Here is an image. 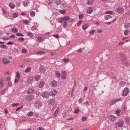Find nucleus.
<instances>
[{
  "label": "nucleus",
  "mask_w": 130,
  "mask_h": 130,
  "mask_svg": "<svg viewBox=\"0 0 130 130\" xmlns=\"http://www.w3.org/2000/svg\"><path fill=\"white\" fill-rule=\"evenodd\" d=\"M122 100V99L121 98L114 99L110 102L109 104L110 105H112L116 103L121 101Z\"/></svg>",
  "instance_id": "obj_1"
},
{
  "label": "nucleus",
  "mask_w": 130,
  "mask_h": 130,
  "mask_svg": "<svg viewBox=\"0 0 130 130\" xmlns=\"http://www.w3.org/2000/svg\"><path fill=\"white\" fill-rule=\"evenodd\" d=\"M34 98V96L32 94H30L25 97L26 100L28 102H30L32 101Z\"/></svg>",
  "instance_id": "obj_2"
},
{
  "label": "nucleus",
  "mask_w": 130,
  "mask_h": 130,
  "mask_svg": "<svg viewBox=\"0 0 130 130\" xmlns=\"http://www.w3.org/2000/svg\"><path fill=\"white\" fill-rule=\"evenodd\" d=\"M129 92V91L128 88H125L123 91L122 95L123 96H126L128 95Z\"/></svg>",
  "instance_id": "obj_3"
},
{
  "label": "nucleus",
  "mask_w": 130,
  "mask_h": 130,
  "mask_svg": "<svg viewBox=\"0 0 130 130\" xmlns=\"http://www.w3.org/2000/svg\"><path fill=\"white\" fill-rule=\"evenodd\" d=\"M49 95H52V94L51 93H49L47 92L42 93L41 94V95L43 97L45 98H48Z\"/></svg>",
  "instance_id": "obj_4"
},
{
  "label": "nucleus",
  "mask_w": 130,
  "mask_h": 130,
  "mask_svg": "<svg viewBox=\"0 0 130 130\" xmlns=\"http://www.w3.org/2000/svg\"><path fill=\"white\" fill-rule=\"evenodd\" d=\"M56 103L55 99L53 98L50 99L48 101V104L51 106L54 105Z\"/></svg>",
  "instance_id": "obj_5"
},
{
  "label": "nucleus",
  "mask_w": 130,
  "mask_h": 130,
  "mask_svg": "<svg viewBox=\"0 0 130 130\" xmlns=\"http://www.w3.org/2000/svg\"><path fill=\"white\" fill-rule=\"evenodd\" d=\"M42 103L40 101H37L36 104L35 105V107L36 108H38L42 105Z\"/></svg>",
  "instance_id": "obj_6"
},
{
  "label": "nucleus",
  "mask_w": 130,
  "mask_h": 130,
  "mask_svg": "<svg viewBox=\"0 0 130 130\" xmlns=\"http://www.w3.org/2000/svg\"><path fill=\"white\" fill-rule=\"evenodd\" d=\"M124 11V8L122 7H118L117 9V12L119 13H122Z\"/></svg>",
  "instance_id": "obj_7"
},
{
  "label": "nucleus",
  "mask_w": 130,
  "mask_h": 130,
  "mask_svg": "<svg viewBox=\"0 0 130 130\" xmlns=\"http://www.w3.org/2000/svg\"><path fill=\"white\" fill-rule=\"evenodd\" d=\"M57 84V82L55 80L52 81L50 84V85L53 87H55Z\"/></svg>",
  "instance_id": "obj_8"
},
{
  "label": "nucleus",
  "mask_w": 130,
  "mask_h": 130,
  "mask_svg": "<svg viewBox=\"0 0 130 130\" xmlns=\"http://www.w3.org/2000/svg\"><path fill=\"white\" fill-rule=\"evenodd\" d=\"M108 118L109 120L111 121H114L116 118V117L112 115H109Z\"/></svg>",
  "instance_id": "obj_9"
},
{
  "label": "nucleus",
  "mask_w": 130,
  "mask_h": 130,
  "mask_svg": "<svg viewBox=\"0 0 130 130\" xmlns=\"http://www.w3.org/2000/svg\"><path fill=\"white\" fill-rule=\"evenodd\" d=\"M61 78L63 79H65L66 77V72L62 71L61 73Z\"/></svg>",
  "instance_id": "obj_10"
},
{
  "label": "nucleus",
  "mask_w": 130,
  "mask_h": 130,
  "mask_svg": "<svg viewBox=\"0 0 130 130\" xmlns=\"http://www.w3.org/2000/svg\"><path fill=\"white\" fill-rule=\"evenodd\" d=\"M116 124L118 125V126L119 127H121L124 124V122L122 121H121L116 123Z\"/></svg>",
  "instance_id": "obj_11"
},
{
  "label": "nucleus",
  "mask_w": 130,
  "mask_h": 130,
  "mask_svg": "<svg viewBox=\"0 0 130 130\" xmlns=\"http://www.w3.org/2000/svg\"><path fill=\"white\" fill-rule=\"evenodd\" d=\"M39 69L41 71V72H44L46 70L45 68H44V66H41L39 68Z\"/></svg>",
  "instance_id": "obj_12"
},
{
  "label": "nucleus",
  "mask_w": 130,
  "mask_h": 130,
  "mask_svg": "<svg viewBox=\"0 0 130 130\" xmlns=\"http://www.w3.org/2000/svg\"><path fill=\"white\" fill-rule=\"evenodd\" d=\"M34 91V90L33 89H31L28 90L27 91V94H30L32 93Z\"/></svg>",
  "instance_id": "obj_13"
},
{
  "label": "nucleus",
  "mask_w": 130,
  "mask_h": 130,
  "mask_svg": "<svg viewBox=\"0 0 130 130\" xmlns=\"http://www.w3.org/2000/svg\"><path fill=\"white\" fill-rule=\"evenodd\" d=\"M63 20L64 21H69L70 20V18L69 17L67 16H65L62 17Z\"/></svg>",
  "instance_id": "obj_14"
},
{
  "label": "nucleus",
  "mask_w": 130,
  "mask_h": 130,
  "mask_svg": "<svg viewBox=\"0 0 130 130\" xmlns=\"http://www.w3.org/2000/svg\"><path fill=\"white\" fill-rule=\"evenodd\" d=\"M124 26L125 28L128 29L130 27V24L128 22H126L124 24Z\"/></svg>",
  "instance_id": "obj_15"
},
{
  "label": "nucleus",
  "mask_w": 130,
  "mask_h": 130,
  "mask_svg": "<svg viewBox=\"0 0 130 130\" xmlns=\"http://www.w3.org/2000/svg\"><path fill=\"white\" fill-rule=\"evenodd\" d=\"M59 112V110L57 108L55 111L54 112V115L55 117H56L58 114Z\"/></svg>",
  "instance_id": "obj_16"
},
{
  "label": "nucleus",
  "mask_w": 130,
  "mask_h": 130,
  "mask_svg": "<svg viewBox=\"0 0 130 130\" xmlns=\"http://www.w3.org/2000/svg\"><path fill=\"white\" fill-rule=\"evenodd\" d=\"M33 79V77L32 76H30L28 77L27 79V82L29 83H30V82L32 81Z\"/></svg>",
  "instance_id": "obj_17"
},
{
  "label": "nucleus",
  "mask_w": 130,
  "mask_h": 130,
  "mask_svg": "<svg viewBox=\"0 0 130 130\" xmlns=\"http://www.w3.org/2000/svg\"><path fill=\"white\" fill-rule=\"evenodd\" d=\"M3 63L5 64H7L10 62V61L8 60L6 58H4L3 60Z\"/></svg>",
  "instance_id": "obj_18"
},
{
  "label": "nucleus",
  "mask_w": 130,
  "mask_h": 130,
  "mask_svg": "<svg viewBox=\"0 0 130 130\" xmlns=\"http://www.w3.org/2000/svg\"><path fill=\"white\" fill-rule=\"evenodd\" d=\"M55 73V76L57 77H59L60 76V74L58 71H56Z\"/></svg>",
  "instance_id": "obj_19"
},
{
  "label": "nucleus",
  "mask_w": 130,
  "mask_h": 130,
  "mask_svg": "<svg viewBox=\"0 0 130 130\" xmlns=\"http://www.w3.org/2000/svg\"><path fill=\"white\" fill-rule=\"evenodd\" d=\"M40 78V75H36L35 77L36 81H38Z\"/></svg>",
  "instance_id": "obj_20"
},
{
  "label": "nucleus",
  "mask_w": 130,
  "mask_h": 130,
  "mask_svg": "<svg viewBox=\"0 0 130 130\" xmlns=\"http://www.w3.org/2000/svg\"><path fill=\"white\" fill-rule=\"evenodd\" d=\"M27 33L29 37H32L34 36V35L30 31H28Z\"/></svg>",
  "instance_id": "obj_21"
},
{
  "label": "nucleus",
  "mask_w": 130,
  "mask_h": 130,
  "mask_svg": "<svg viewBox=\"0 0 130 130\" xmlns=\"http://www.w3.org/2000/svg\"><path fill=\"white\" fill-rule=\"evenodd\" d=\"M45 53V52L43 51H40L37 52L36 55H42Z\"/></svg>",
  "instance_id": "obj_22"
},
{
  "label": "nucleus",
  "mask_w": 130,
  "mask_h": 130,
  "mask_svg": "<svg viewBox=\"0 0 130 130\" xmlns=\"http://www.w3.org/2000/svg\"><path fill=\"white\" fill-rule=\"evenodd\" d=\"M92 9L91 7H90L89 9H88L87 10V12L89 14L91 13L92 12Z\"/></svg>",
  "instance_id": "obj_23"
},
{
  "label": "nucleus",
  "mask_w": 130,
  "mask_h": 130,
  "mask_svg": "<svg viewBox=\"0 0 130 130\" xmlns=\"http://www.w3.org/2000/svg\"><path fill=\"white\" fill-rule=\"evenodd\" d=\"M50 93H51L52 94V96H55L56 93V91L55 90H54L53 91H51V92H50Z\"/></svg>",
  "instance_id": "obj_24"
},
{
  "label": "nucleus",
  "mask_w": 130,
  "mask_h": 130,
  "mask_svg": "<svg viewBox=\"0 0 130 130\" xmlns=\"http://www.w3.org/2000/svg\"><path fill=\"white\" fill-rule=\"evenodd\" d=\"M44 84V82H42L40 83L39 85V87L40 88H41L43 87Z\"/></svg>",
  "instance_id": "obj_25"
},
{
  "label": "nucleus",
  "mask_w": 130,
  "mask_h": 130,
  "mask_svg": "<svg viewBox=\"0 0 130 130\" xmlns=\"http://www.w3.org/2000/svg\"><path fill=\"white\" fill-rule=\"evenodd\" d=\"M12 51L15 53L17 54H19V51L18 49L15 48H14L13 49Z\"/></svg>",
  "instance_id": "obj_26"
},
{
  "label": "nucleus",
  "mask_w": 130,
  "mask_h": 130,
  "mask_svg": "<svg viewBox=\"0 0 130 130\" xmlns=\"http://www.w3.org/2000/svg\"><path fill=\"white\" fill-rule=\"evenodd\" d=\"M58 22L60 23H62V22L63 19L62 17L60 18H59L58 19L56 20Z\"/></svg>",
  "instance_id": "obj_27"
},
{
  "label": "nucleus",
  "mask_w": 130,
  "mask_h": 130,
  "mask_svg": "<svg viewBox=\"0 0 130 130\" xmlns=\"http://www.w3.org/2000/svg\"><path fill=\"white\" fill-rule=\"evenodd\" d=\"M93 2V0H88L87 2V4L88 5H90Z\"/></svg>",
  "instance_id": "obj_28"
},
{
  "label": "nucleus",
  "mask_w": 130,
  "mask_h": 130,
  "mask_svg": "<svg viewBox=\"0 0 130 130\" xmlns=\"http://www.w3.org/2000/svg\"><path fill=\"white\" fill-rule=\"evenodd\" d=\"M34 115V112L32 111H30L27 113V115L29 117L32 116Z\"/></svg>",
  "instance_id": "obj_29"
},
{
  "label": "nucleus",
  "mask_w": 130,
  "mask_h": 130,
  "mask_svg": "<svg viewBox=\"0 0 130 130\" xmlns=\"http://www.w3.org/2000/svg\"><path fill=\"white\" fill-rule=\"evenodd\" d=\"M31 69V68L30 67H28L26 69L24 72L26 73H28L30 71Z\"/></svg>",
  "instance_id": "obj_30"
},
{
  "label": "nucleus",
  "mask_w": 130,
  "mask_h": 130,
  "mask_svg": "<svg viewBox=\"0 0 130 130\" xmlns=\"http://www.w3.org/2000/svg\"><path fill=\"white\" fill-rule=\"evenodd\" d=\"M12 31L13 33H15L17 32H18V29L15 28H13L12 29Z\"/></svg>",
  "instance_id": "obj_31"
},
{
  "label": "nucleus",
  "mask_w": 130,
  "mask_h": 130,
  "mask_svg": "<svg viewBox=\"0 0 130 130\" xmlns=\"http://www.w3.org/2000/svg\"><path fill=\"white\" fill-rule=\"evenodd\" d=\"M9 6L12 9H14L15 7V6L11 3H10L9 4Z\"/></svg>",
  "instance_id": "obj_32"
},
{
  "label": "nucleus",
  "mask_w": 130,
  "mask_h": 130,
  "mask_svg": "<svg viewBox=\"0 0 130 130\" xmlns=\"http://www.w3.org/2000/svg\"><path fill=\"white\" fill-rule=\"evenodd\" d=\"M112 17L111 15H108L106 16L105 17V19L106 20H108V19L110 18H112Z\"/></svg>",
  "instance_id": "obj_33"
},
{
  "label": "nucleus",
  "mask_w": 130,
  "mask_h": 130,
  "mask_svg": "<svg viewBox=\"0 0 130 130\" xmlns=\"http://www.w3.org/2000/svg\"><path fill=\"white\" fill-rule=\"evenodd\" d=\"M68 26V24L67 22H64L63 24V27L64 28H66Z\"/></svg>",
  "instance_id": "obj_34"
},
{
  "label": "nucleus",
  "mask_w": 130,
  "mask_h": 130,
  "mask_svg": "<svg viewBox=\"0 0 130 130\" xmlns=\"http://www.w3.org/2000/svg\"><path fill=\"white\" fill-rule=\"evenodd\" d=\"M16 76L18 79H19L20 77V74L18 72H17L16 73Z\"/></svg>",
  "instance_id": "obj_35"
},
{
  "label": "nucleus",
  "mask_w": 130,
  "mask_h": 130,
  "mask_svg": "<svg viewBox=\"0 0 130 130\" xmlns=\"http://www.w3.org/2000/svg\"><path fill=\"white\" fill-rule=\"evenodd\" d=\"M38 41V42H40L42 41L43 38L41 37H37Z\"/></svg>",
  "instance_id": "obj_36"
},
{
  "label": "nucleus",
  "mask_w": 130,
  "mask_h": 130,
  "mask_svg": "<svg viewBox=\"0 0 130 130\" xmlns=\"http://www.w3.org/2000/svg\"><path fill=\"white\" fill-rule=\"evenodd\" d=\"M88 27V25L87 24H86L84 25L82 27V28L83 29H84V30H85Z\"/></svg>",
  "instance_id": "obj_37"
},
{
  "label": "nucleus",
  "mask_w": 130,
  "mask_h": 130,
  "mask_svg": "<svg viewBox=\"0 0 130 130\" xmlns=\"http://www.w3.org/2000/svg\"><path fill=\"white\" fill-rule=\"evenodd\" d=\"M129 31L128 30H125L124 32V34L125 36L129 34Z\"/></svg>",
  "instance_id": "obj_38"
},
{
  "label": "nucleus",
  "mask_w": 130,
  "mask_h": 130,
  "mask_svg": "<svg viewBox=\"0 0 130 130\" xmlns=\"http://www.w3.org/2000/svg\"><path fill=\"white\" fill-rule=\"evenodd\" d=\"M1 48H3L4 49L6 48L7 49L8 48L7 46L5 45H1Z\"/></svg>",
  "instance_id": "obj_39"
},
{
  "label": "nucleus",
  "mask_w": 130,
  "mask_h": 130,
  "mask_svg": "<svg viewBox=\"0 0 130 130\" xmlns=\"http://www.w3.org/2000/svg\"><path fill=\"white\" fill-rule=\"evenodd\" d=\"M0 84L1 85L0 86V87L1 88H3V79H2L0 81Z\"/></svg>",
  "instance_id": "obj_40"
},
{
  "label": "nucleus",
  "mask_w": 130,
  "mask_h": 130,
  "mask_svg": "<svg viewBox=\"0 0 130 130\" xmlns=\"http://www.w3.org/2000/svg\"><path fill=\"white\" fill-rule=\"evenodd\" d=\"M61 2L59 0H56L55 3L57 5H58L61 3Z\"/></svg>",
  "instance_id": "obj_41"
},
{
  "label": "nucleus",
  "mask_w": 130,
  "mask_h": 130,
  "mask_svg": "<svg viewBox=\"0 0 130 130\" xmlns=\"http://www.w3.org/2000/svg\"><path fill=\"white\" fill-rule=\"evenodd\" d=\"M23 4L25 7L28 6L27 3L26 1H24L23 2Z\"/></svg>",
  "instance_id": "obj_42"
},
{
  "label": "nucleus",
  "mask_w": 130,
  "mask_h": 130,
  "mask_svg": "<svg viewBox=\"0 0 130 130\" xmlns=\"http://www.w3.org/2000/svg\"><path fill=\"white\" fill-rule=\"evenodd\" d=\"M13 16L15 18H16L18 16V14L16 13H14L13 14Z\"/></svg>",
  "instance_id": "obj_43"
},
{
  "label": "nucleus",
  "mask_w": 130,
  "mask_h": 130,
  "mask_svg": "<svg viewBox=\"0 0 130 130\" xmlns=\"http://www.w3.org/2000/svg\"><path fill=\"white\" fill-rule=\"evenodd\" d=\"M18 40L21 41H23L24 40V39L23 37H21L19 38Z\"/></svg>",
  "instance_id": "obj_44"
},
{
  "label": "nucleus",
  "mask_w": 130,
  "mask_h": 130,
  "mask_svg": "<svg viewBox=\"0 0 130 130\" xmlns=\"http://www.w3.org/2000/svg\"><path fill=\"white\" fill-rule=\"evenodd\" d=\"M22 52L23 53H27V51L26 49L23 48L22 49Z\"/></svg>",
  "instance_id": "obj_45"
},
{
  "label": "nucleus",
  "mask_w": 130,
  "mask_h": 130,
  "mask_svg": "<svg viewBox=\"0 0 130 130\" xmlns=\"http://www.w3.org/2000/svg\"><path fill=\"white\" fill-rule=\"evenodd\" d=\"M105 13L106 14H112L113 13V12L111 11H107L105 12Z\"/></svg>",
  "instance_id": "obj_46"
},
{
  "label": "nucleus",
  "mask_w": 130,
  "mask_h": 130,
  "mask_svg": "<svg viewBox=\"0 0 130 130\" xmlns=\"http://www.w3.org/2000/svg\"><path fill=\"white\" fill-rule=\"evenodd\" d=\"M30 15L32 17H33L35 15V13L34 11H32L30 13Z\"/></svg>",
  "instance_id": "obj_47"
},
{
  "label": "nucleus",
  "mask_w": 130,
  "mask_h": 130,
  "mask_svg": "<svg viewBox=\"0 0 130 130\" xmlns=\"http://www.w3.org/2000/svg\"><path fill=\"white\" fill-rule=\"evenodd\" d=\"M60 12L62 14H64L66 12V10H60Z\"/></svg>",
  "instance_id": "obj_48"
},
{
  "label": "nucleus",
  "mask_w": 130,
  "mask_h": 130,
  "mask_svg": "<svg viewBox=\"0 0 130 130\" xmlns=\"http://www.w3.org/2000/svg\"><path fill=\"white\" fill-rule=\"evenodd\" d=\"M16 35L17 36H18L23 37V35L21 33H17Z\"/></svg>",
  "instance_id": "obj_49"
},
{
  "label": "nucleus",
  "mask_w": 130,
  "mask_h": 130,
  "mask_svg": "<svg viewBox=\"0 0 130 130\" xmlns=\"http://www.w3.org/2000/svg\"><path fill=\"white\" fill-rule=\"evenodd\" d=\"M79 111V108H77L75 110V112L76 113H78Z\"/></svg>",
  "instance_id": "obj_50"
},
{
  "label": "nucleus",
  "mask_w": 130,
  "mask_h": 130,
  "mask_svg": "<svg viewBox=\"0 0 130 130\" xmlns=\"http://www.w3.org/2000/svg\"><path fill=\"white\" fill-rule=\"evenodd\" d=\"M87 118L86 117H83L82 119V120L83 121H85L86 120Z\"/></svg>",
  "instance_id": "obj_51"
},
{
  "label": "nucleus",
  "mask_w": 130,
  "mask_h": 130,
  "mask_svg": "<svg viewBox=\"0 0 130 130\" xmlns=\"http://www.w3.org/2000/svg\"><path fill=\"white\" fill-rule=\"evenodd\" d=\"M63 61L66 62H67L69 61V60L68 59H63Z\"/></svg>",
  "instance_id": "obj_52"
},
{
  "label": "nucleus",
  "mask_w": 130,
  "mask_h": 130,
  "mask_svg": "<svg viewBox=\"0 0 130 130\" xmlns=\"http://www.w3.org/2000/svg\"><path fill=\"white\" fill-rule=\"evenodd\" d=\"M47 3L49 4H53V1L52 0H50L48 1Z\"/></svg>",
  "instance_id": "obj_53"
},
{
  "label": "nucleus",
  "mask_w": 130,
  "mask_h": 130,
  "mask_svg": "<svg viewBox=\"0 0 130 130\" xmlns=\"http://www.w3.org/2000/svg\"><path fill=\"white\" fill-rule=\"evenodd\" d=\"M2 39L3 40H9V38L7 37H3Z\"/></svg>",
  "instance_id": "obj_54"
},
{
  "label": "nucleus",
  "mask_w": 130,
  "mask_h": 130,
  "mask_svg": "<svg viewBox=\"0 0 130 130\" xmlns=\"http://www.w3.org/2000/svg\"><path fill=\"white\" fill-rule=\"evenodd\" d=\"M84 17L83 14H82L79 15V17L80 20L82 19Z\"/></svg>",
  "instance_id": "obj_55"
},
{
  "label": "nucleus",
  "mask_w": 130,
  "mask_h": 130,
  "mask_svg": "<svg viewBox=\"0 0 130 130\" xmlns=\"http://www.w3.org/2000/svg\"><path fill=\"white\" fill-rule=\"evenodd\" d=\"M36 27L35 26H33L31 27V29L32 30H34L36 29Z\"/></svg>",
  "instance_id": "obj_56"
},
{
  "label": "nucleus",
  "mask_w": 130,
  "mask_h": 130,
  "mask_svg": "<svg viewBox=\"0 0 130 130\" xmlns=\"http://www.w3.org/2000/svg\"><path fill=\"white\" fill-rule=\"evenodd\" d=\"M116 113L119 114L121 112V111L119 109H117L116 111Z\"/></svg>",
  "instance_id": "obj_57"
},
{
  "label": "nucleus",
  "mask_w": 130,
  "mask_h": 130,
  "mask_svg": "<svg viewBox=\"0 0 130 130\" xmlns=\"http://www.w3.org/2000/svg\"><path fill=\"white\" fill-rule=\"evenodd\" d=\"M84 104L85 105L87 106H89V104L88 102L87 101H86L85 102Z\"/></svg>",
  "instance_id": "obj_58"
},
{
  "label": "nucleus",
  "mask_w": 130,
  "mask_h": 130,
  "mask_svg": "<svg viewBox=\"0 0 130 130\" xmlns=\"http://www.w3.org/2000/svg\"><path fill=\"white\" fill-rule=\"evenodd\" d=\"M96 31L95 30H92L90 31V34H94V32Z\"/></svg>",
  "instance_id": "obj_59"
},
{
  "label": "nucleus",
  "mask_w": 130,
  "mask_h": 130,
  "mask_svg": "<svg viewBox=\"0 0 130 130\" xmlns=\"http://www.w3.org/2000/svg\"><path fill=\"white\" fill-rule=\"evenodd\" d=\"M19 105V103H15V104H12V106L13 107H15Z\"/></svg>",
  "instance_id": "obj_60"
},
{
  "label": "nucleus",
  "mask_w": 130,
  "mask_h": 130,
  "mask_svg": "<svg viewBox=\"0 0 130 130\" xmlns=\"http://www.w3.org/2000/svg\"><path fill=\"white\" fill-rule=\"evenodd\" d=\"M82 21H79L77 24V26H79L81 24L82 22Z\"/></svg>",
  "instance_id": "obj_61"
},
{
  "label": "nucleus",
  "mask_w": 130,
  "mask_h": 130,
  "mask_svg": "<svg viewBox=\"0 0 130 130\" xmlns=\"http://www.w3.org/2000/svg\"><path fill=\"white\" fill-rule=\"evenodd\" d=\"M23 107V106H22L21 107H19V108H18L16 109V111H17L19 110H20V109H21Z\"/></svg>",
  "instance_id": "obj_62"
},
{
  "label": "nucleus",
  "mask_w": 130,
  "mask_h": 130,
  "mask_svg": "<svg viewBox=\"0 0 130 130\" xmlns=\"http://www.w3.org/2000/svg\"><path fill=\"white\" fill-rule=\"evenodd\" d=\"M24 22L25 24H27L29 23V21L28 20H24Z\"/></svg>",
  "instance_id": "obj_63"
},
{
  "label": "nucleus",
  "mask_w": 130,
  "mask_h": 130,
  "mask_svg": "<svg viewBox=\"0 0 130 130\" xmlns=\"http://www.w3.org/2000/svg\"><path fill=\"white\" fill-rule=\"evenodd\" d=\"M53 36L56 38H58L59 37V35H54Z\"/></svg>",
  "instance_id": "obj_64"
}]
</instances>
